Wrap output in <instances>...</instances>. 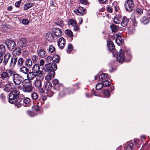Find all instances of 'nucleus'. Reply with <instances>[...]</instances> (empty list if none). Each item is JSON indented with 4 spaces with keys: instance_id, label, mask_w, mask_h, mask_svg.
<instances>
[{
    "instance_id": "obj_43",
    "label": "nucleus",
    "mask_w": 150,
    "mask_h": 150,
    "mask_svg": "<svg viewBox=\"0 0 150 150\" xmlns=\"http://www.w3.org/2000/svg\"><path fill=\"white\" fill-rule=\"evenodd\" d=\"M134 144L132 143L129 144L126 149V150H132L133 148Z\"/></svg>"
},
{
    "instance_id": "obj_45",
    "label": "nucleus",
    "mask_w": 150,
    "mask_h": 150,
    "mask_svg": "<svg viewBox=\"0 0 150 150\" xmlns=\"http://www.w3.org/2000/svg\"><path fill=\"white\" fill-rule=\"evenodd\" d=\"M22 101L24 103L28 104L30 102V99L28 97L24 98L23 99Z\"/></svg>"
},
{
    "instance_id": "obj_59",
    "label": "nucleus",
    "mask_w": 150,
    "mask_h": 150,
    "mask_svg": "<svg viewBox=\"0 0 150 150\" xmlns=\"http://www.w3.org/2000/svg\"><path fill=\"white\" fill-rule=\"evenodd\" d=\"M132 21L133 22V25L134 26H135L137 25V22H136V20L135 18H134L132 20Z\"/></svg>"
},
{
    "instance_id": "obj_25",
    "label": "nucleus",
    "mask_w": 150,
    "mask_h": 150,
    "mask_svg": "<svg viewBox=\"0 0 150 150\" xmlns=\"http://www.w3.org/2000/svg\"><path fill=\"white\" fill-rule=\"evenodd\" d=\"M35 73L33 72V71L30 72L28 73L27 74V77L28 79L29 80L33 79L35 77Z\"/></svg>"
},
{
    "instance_id": "obj_61",
    "label": "nucleus",
    "mask_w": 150,
    "mask_h": 150,
    "mask_svg": "<svg viewBox=\"0 0 150 150\" xmlns=\"http://www.w3.org/2000/svg\"><path fill=\"white\" fill-rule=\"evenodd\" d=\"M51 59H52L51 57L50 56H49L47 57L46 58V60L47 61L49 62V61H50L51 60Z\"/></svg>"
},
{
    "instance_id": "obj_35",
    "label": "nucleus",
    "mask_w": 150,
    "mask_h": 150,
    "mask_svg": "<svg viewBox=\"0 0 150 150\" xmlns=\"http://www.w3.org/2000/svg\"><path fill=\"white\" fill-rule=\"evenodd\" d=\"M110 28L112 32H115L117 31L118 27L115 25L112 24L110 26Z\"/></svg>"
},
{
    "instance_id": "obj_56",
    "label": "nucleus",
    "mask_w": 150,
    "mask_h": 150,
    "mask_svg": "<svg viewBox=\"0 0 150 150\" xmlns=\"http://www.w3.org/2000/svg\"><path fill=\"white\" fill-rule=\"evenodd\" d=\"M21 0H20L19 1H17L15 3V6L16 7H19Z\"/></svg>"
},
{
    "instance_id": "obj_16",
    "label": "nucleus",
    "mask_w": 150,
    "mask_h": 150,
    "mask_svg": "<svg viewBox=\"0 0 150 150\" xmlns=\"http://www.w3.org/2000/svg\"><path fill=\"white\" fill-rule=\"evenodd\" d=\"M116 36L117 38L115 40L116 42L119 45H121L123 42L124 41L121 36V34H117Z\"/></svg>"
},
{
    "instance_id": "obj_26",
    "label": "nucleus",
    "mask_w": 150,
    "mask_h": 150,
    "mask_svg": "<svg viewBox=\"0 0 150 150\" xmlns=\"http://www.w3.org/2000/svg\"><path fill=\"white\" fill-rule=\"evenodd\" d=\"M38 55L42 58H43L45 56V52L44 50L42 49H40L38 51Z\"/></svg>"
},
{
    "instance_id": "obj_23",
    "label": "nucleus",
    "mask_w": 150,
    "mask_h": 150,
    "mask_svg": "<svg viewBox=\"0 0 150 150\" xmlns=\"http://www.w3.org/2000/svg\"><path fill=\"white\" fill-rule=\"evenodd\" d=\"M129 21V19L126 17H123L122 18V20L121 23V25L123 27H125L127 25Z\"/></svg>"
},
{
    "instance_id": "obj_1",
    "label": "nucleus",
    "mask_w": 150,
    "mask_h": 150,
    "mask_svg": "<svg viewBox=\"0 0 150 150\" xmlns=\"http://www.w3.org/2000/svg\"><path fill=\"white\" fill-rule=\"evenodd\" d=\"M20 92L16 88H14L9 94V102L11 104L16 103L19 99Z\"/></svg>"
},
{
    "instance_id": "obj_55",
    "label": "nucleus",
    "mask_w": 150,
    "mask_h": 150,
    "mask_svg": "<svg viewBox=\"0 0 150 150\" xmlns=\"http://www.w3.org/2000/svg\"><path fill=\"white\" fill-rule=\"evenodd\" d=\"M57 24L61 26H62L64 25L63 23V21L60 19L58 20Z\"/></svg>"
},
{
    "instance_id": "obj_34",
    "label": "nucleus",
    "mask_w": 150,
    "mask_h": 150,
    "mask_svg": "<svg viewBox=\"0 0 150 150\" xmlns=\"http://www.w3.org/2000/svg\"><path fill=\"white\" fill-rule=\"evenodd\" d=\"M65 33L66 35L70 37H72L73 36V34L72 32L69 29L66 30L65 31Z\"/></svg>"
},
{
    "instance_id": "obj_7",
    "label": "nucleus",
    "mask_w": 150,
    "mask_h": 150,
    "mask_svg": "<svg viewBox=\"0 0 150 150\" xmlns=\"http://www.w3.org/2000/svg\"><path fill=\"white\" fill-rule=\"evenodd\" d=\"M2 85L4 86V91L7 92L12 91L14 87L13 83L11 81L4 82V84Z\"/></svg>"
},
{
    "instance_id": "obj_18",
    "label": "nucleus",
    "mask_w": 150,
    "mask_h": 150,
    "mask_svg": "<svg viewBox=\"0 0 150 150\" xmlns=\"http://www.w3.org/2000/svg\"><path fill=\"white\" fill-rule=\"evenodd\" d=\"M3 57V64L4 65H6L7 64L9 58L11 57V54L8 53L4 55Z\"/></svg>"
},
{
    "instance_id": "obj_20",
    "label": "nucleus",
    "mask_w": 150,
    "mask_h": 150,
    "mask_svg": "<svg viewBox=\"0 0 150 150\" xmlns=\"http://www.w3.org/2000/svg\"><path fill=\"white\" fill-rule=\"evenodd\" d=\"M52 31L54 33V36L57 37L60 36L62 35V32L60 29L57 28H52Z\"/></svg>"
},
{
    "instance_id": "obj_38",
    "label": "nucleus",
    "mask_w": 150,
    "mask_h": 150,
    "mask_svg": "<svg viewBox=\"0 0 150 150\" xmlns=\"http://www.w3.org/2000/svg\"><path fill=\"white\" fill-rule=\"evenodd\" d=\"M99 77L100 79H101L103 81L106 80V79L108 77V76L107 74H102Z\"/></svg>"
},
{
    "instance_id": "obj_40",
    "label": "nucleus",
    "mask_w": 150,
    "mask_h": 150,
    "mask_svg": "<svg viewBox=\"0 0 150 150\" xmlns=\"http://www.w3.org/2000/svg\"><path fill=\"white\" fill-rule=\"evenodd\" d=\"M60 57L57 55H55L52 58V60L56 62H58L60 59Z\"/></svg>"
},
{
    "instance_id": "obj_63",
    "label": "nucleus",
    "mask_w": 150,
    "mask_h": 150,
    "mask_svg": "<svg viewBox=\"0 0 150 150\" xmlns=\"http://www.w3.org/2000/svg\"><path fill=\"white\" fill-rule=\"evenodd\" d=\"M92 94L94 95L95 96H98V94L94 90H92Z\"/></svg>"
},
{
    "instance_id": "obj_49",
    "label": "nucleus",
    "mask_w": 150,
    "mask_h": 150,
    "mask_svg": "<svg viewBox=\"0 0 150 150\" xmlns=\"http://www.w3.org/2000/svg\"><path fill=\"white\" fill-rule=\"evenodd\" d=\"M103 87V86L102 83H98L96 86V90H98L101 89Z\"/></svg>"
},
{
    "instance_id": "obj_42",
    "label": "nucleus",
    "mask_w": 150,
    "mask_h": 150,
    "mask_svg": "<svg viewBox=\"0 0 150 150\" xmlns=\"http://www.w3.org/2000/svg\"><path fill=\"white\" fill-rule=\"evenodd\" d=\"M73 47L71 44H69L68 45V49L67 52L68 53H69L72 50Z\"/></svg>"
},
{
    "instance_id": "obj_9",
    "label": "nucleus",
    "mask_w": 150,
    "mask_h": 150,
    "mask_svg": "<svg viewBox=\"0 0 150 150\" xmlns=\"http://www.w3.org/2000/svg\"><path fill=\"white\" fill-rule=\"evenodd\" d=\"M23 85V91L25 92H30L32 91V87L30 83L25 81L22 82Z\"/></svg>"
},
{
    "instance_id": "obj_47",
    "label": "nucleus",
    "mask_w": 150,
    "mask_h": 150,
    "mask_svg": "<svg viewBox=\"0 0 150 150\" xmlns=\"http://www.w3.org/2000/svg\"><path fill=\"white\" fill-rule=\"evenodd\" d=\"M38 59V56L35 55H33L32 57V61L35 63H36L37 62Z\"/></svg>"
},
{
    "instance_id": "obj_50",
    "label": "nucleus",
    "mask_w": 150,
    "mask_h": 150,
    "mask_svg": "<svg viewBox=\"0 0 150 150\" xmlns=\"http://www.w3.org/2000/svg\"><path fill=\"white\" fill-rule=\"evenodd\" d=\"M29 23V21L26 19H23L22 20V23L24 25H27Z\"/></svg>"
},
{
    "instance_id": "obj_27",
    "label": "nucleus",
    "mask_w": 150,
    "mask_h": 150,
    "mask_svg": "<svg viewBox=\"0 0 150 150\" xmlns=\"http://www.w3.org/2000/svg\"><path fill=\"white\" fill-rule=\"evenodd\" d=\"M32 71L33 72L36 73L38 72L39 71H41L40 70V67L38 64H35L32 68Z\"/></svg>"
},
{
    "instance_id": "obj_39",
    "label": "nucleus",
    "mask_w": 150,
    "mask_h": 150,
    "mask_svg": "<svg viewBox=\"0 0 150 150\" xmlns=\"http://www.w3.org/2000/svg\"><path fill=\"white\" fill-rule=\"evenodd\" d=\"M69 25H71L72 26H74L76 25V22L75 21L72 19H70L68 22Z\"/></svg>"
},
{
    "instance_id": "obj_33",
    "label": "nucleus",
    "mask_w": 150,
    "mask_h": 150,
    "mask_svg": "<svg viewBox=\"0 0 150 150\" xmlns=\"http://www.w3.org/2000/svg\"><path fill=\"white\" fill-rule=\"evenodd\" d=\"M41 80L36 79L35 81V85L36 87L40 88L41 86Z\"/></svg>"
},
{
    "instance_id": "obj_64",
    "label": "nucleus",
    "mask_w": 150,
    "mask_h": 150,
    "mask_svg": "<svg viewBox=\"0 0 150 150\" xmlns=\"http://www.w3.org/2000/svg\"><path fill=\"white\" fill-rule=\"evenodd\" d=\"M39 92L40 93H44V91L42 88H40L39 90Z\"/></svg>"
},
{
    "instance_id": "obj_53",
    "label": "nucleus",
    "mask_w": 150,
    "mask_h": 150,
    "mask_svg": "<svg viewBox=\"0 0 150 150\" xmlns=\"http://www.w3.org/2000/svg\"><path fill=\"white\" fill-rule=\"evenodd\" d=\"M52 83L54 85H56L59 83V81L57 79H54L52 81Z\"/></svg>"
},
{
    "instance_id": "obj_19",
    "label": "nucleus",
    "mask_w": 150,
    "mask_h": 150,
    "mask_svg": "<svg viewBox=\"0 0 150 150\" xmlns=\"http://www.w3.org/2000/svg\"><path fill=\"white\" fill-rule=\"evenodd\" d=\"M52 84L50 82L46 81L44 82V88L46 91L51 90L52 88Z\"/></svg>"
},
{
    "instance_id": "obj_14",
    "label": "nucleus",
    "mask_w": 150,
    "mask_h": 150,
    "mask_svg": "<svg viewBox=\"0 0 150 150\" xmlns=\"http://www.w3.org/2000/svg\"><path fill=\"white\" fill-rule=\"evenodd\" d=\"M18 45L21 47H25L27 44V41L24 38H21L18 41Z\"/></svg>"
},
{
    "instance_id": "obj_10",
    "label": "nucleus",
    "mask_w": 150,
    "mask_h": 150,
    "mask_svg": "<svg viewBox=\"0 0 150 150\" xmlns=\"http://www.w3.org/2000/svg\"><path fill=\"white\" fill-rule=\"evenodd\" d=\"M18 58L16 55H13L11 57L10 66L11 68H13L18 60Z\"/></svg>"
},
{
    "instance_id": "obj_21",
    "label": "nucleus",
    "mask_w": 150,
    "mask_h": 150,
    "mask_svg": "<svg viewBox=\"0 0 150 150\" xmlns=\"http://www.w3.org/2000/svg\"><path fill=\"white\" fill-rule=\"evenodd\" d=\"M35 77L37 80H41L44 78L43 71H41L35 73Z\"/></svg>"
},
{
    "instance_id": "obj_29",
    "label": "nucleus",
    "mask_w": 150,
    "mask_h": 150,
    "mask_svg": "<svg viewBox=\"0 0 150 150\" xmlns=\"http://www.w3.org/2000/svg\"><path fill=\"white\" fill-rule=\"evenodd\" d=\"M21 49L19 47L16 48L13 52V55H19L21 53Z\"/></svg>"
},
{
    "instance_id": "obj_5",
    "label": "nucleus",
    "mask_w": 150,
    "mask_h": 150,
    "mask_svg": "<svg viewBox=\"0 0 150 150\" xmlns=\"http://www.w3.org/2000/svg\"><path fill=\"white\" fill-rule=\"evenodd\" d=\"M125 6L127 11L131 12L133 10L134 6L133 0H126L125 3Z\"/></svg>"
},
{
    "instance_id": "obj_8",
    "label": "nucleus",
    "mask_w": 150,
    "mask_h": 150,
    "mask_svg": "<svg viewBox=\"0 0 150 150\" xmlns=\"http://www.w3.org/2000/svg\"><path fill=\"white\" fill-rule=\"evenodd\" d=\"M5 43L8 49L10 50H12L16 46L15 42L12 40H6Z\"/></svg>"
},
{
    "instance_id": "obj_12",
    "label": "nucleus",
    "mask_w": 150,
    "mask_h": 150,
    "mask_svg": "<svg viewBox=\"0 0 150 150\" xmlns=\"http://www.w3.org/2000/svg\"><path fill=\"white\" fill-rule=\"evenodd\" d=\"M85 9L83 7H79L77 9L74 10V12L77 15L82 16L85 13Z\"/></svg>"
},
{
    "instance_id": "obj_22",
    "label": "nucleus",
    "mask_w": 150,
    "mask_h": 150,
    "mask_svg": "<svg viewBox=\"0 0 150 150\" xmlns=\"http://www.w3.org/2000/svg\"><path fill=\"white\" fill-rule=\"evenodd\" d=\"M107 46L110 51L112 50L115 48V46L113 42L110 39L107 40Z\"/></svg>"
},
{
    "instance_id": "obj_48",
    "label": "nucleus",
    "mask_w": 150,
    "mask_h": 150,
    "mask_svg": "<svg viewBox=\"0 0 150 150\" xmlns=\"http://www.w3.org/2000/svg\"><path fill=\"white\" fill-rule=\"evenodd\" d=\"M121 19L118 18L117 17H115L114 18V22L116 24H118L120 23Z\"/></svg>"
},
{
    "instance_id": "obj_58",
    "label": "nucleus",
    "mask_w": 150,
    "mask_h": 150,
    "mask_svg": "<svg viewBox=\"0 0 150 150\" xmlns=\"http://www.w3.org/2000/svg\"><path fill=\"white\" fill-rule=\"evenodd\" d=\"M27 113L29 115L31 116H33L34 115L33 112L30 111H28Z\"/></svg>"
},
{
    "instance_id": "obj_13",
    "label": "nucleus",
    "mask_w": 150,
    "mask_h": 150,
    "mask_svg": "<svg viewBox=\"0 0 150 150\" xmlns=\"http://www.w3.org/2000/svg\"><path fill=\"white\" fill-rule=\"evenodd\" d=\"M66 42L65 40L62 37L59 38L58 45L61 49H63L65 46Z\"/></svg>"
},
{
    "instance_id": "obj_44",
    "label": "nucleus",
    "mask_w": 150,
    "mask_h": 150,
    "mask_svg": "<svg viewBox=\"0 0 150 150\" xmlns=\"http://www.w3.org/2000/svg\"><path fill=\"white\" fill-rule=\"evenodd\" d=\"M46 92L47 96L50 97L53 94V92L51 90L48 91H46Z\"/></svg>"
},
{
    "instance_id": "obj_52",
    "label": "nucleus",
    "mask_w": 150,
    "mask_h": 150,
    "mask_svg": "<svg viewBox=\"0 0 150 150\" xmlns=\"http://www.w3.org/2000/svg\"><path fill=\"white\" fill-rule=\"evenodd\" d=\"M49 51L50 52L52 53L55 50V48L52 46L51 45L49 48Z\"/></svg>"
},
{
    "instance_id": "obj_15",
    "label": "nucleus",
    "mask_w": 150,
    "mask_h": 150,
    "mask_svg": "<svg viewBox=\"0 0 150 150\" xmlns=\"http://www.w3.org/2000/svg\"><path fill=\"white\" fill-rule=\"evenodd\" d=\"M54 35L51 32H49L46 34V38L48 40L51 42L54 40Z\"/></svg>"
},
{
    "instance_id": "obj_62",
    "label": "nucleus",
    "mask_w": 150,
    "mask_h": 150,
    "mask_svg": "<svg viewBox=\"0 0 150 150\" xmlns=\"http://www.w3.org/2000/svg\"><path fill=\"white\" fill-rule=\"evenodd\" d=\"M0 98L4 100L6 98L5 96L3 94L1 95L0 96Z\"/></svg>"
},
{
    "instance_id": "obj_32",
    "label": "nucleus",
    "mask_w": 150,
    "mask_h": 150,
    "mask_svg": "<svg viewBox=\"0 0 150 150\" xmlns=\"http://www.w3.org/2000/svg\"><path fill=\"white\" fill-rule=\"evenodd\" d=\"M141 22L144 24H146L149 23V20L146 17H142L140 19Z\"/></svg>"
},
{
    "instance_id": "obj_46",
    "label": "nucleus",
    "mask_w": 150,
    "mask_h": 150,
    "mask_svg": "<svg viewBox=\"0 0 150 150\" xmlns=\"http://www.w3.org/2000/svg\"><path fill=\"white\" fill-rule=\"evenodd\" d=\"M31 97L33 100H35L38 98V94L35 93H33L31 95Z\"/></svg>"
},
{
    "instance_id": "obj_11",
    "label": "nucleus",
    "mask_w": 150,
    "mask_h": 150,
    "mask_svg": "<svg viewBox=\"0 0 150 150\" xmlns=\"http://www.w3.org/2000/svg\"><path fill=\"white\" fill-rule=\"evenodd\" d=\"M139 2L145 10L149 11L150 10V5L147 4L145 0H139Z\"/></svg>"
},
{
    "instance_id": "obj_54",
    "label": "nucleus",
    "mask_w": 150,
    "mask_h": 150,
    "mask_svg": "<svg viewBox=\"0 0 150 150\" xmlns=\"http://www.w3.org/2000/svg\"><path fill=\"white\" fill-rule=\"evenodd\" d=\"M80 2L81 4L86 5L87 4L88 1L87 0H80Z\"/></svg>"
},
{
    "instance_id": "obj_36",
    "label": "nucleus",
    "mask_w": 150,
    "mask_h": 150,
    "mask_svg": "<svg viewBox=\"0 0 150 150\" xmlns=\"http://www.w3.org/2000/svg\"><path fill=\"white\" fill-rule=\"evenodd\" d=\"M5 47L4 45L1 44L0 45V54L2 55L5 51Z\"/></svg>"
},
{
    "instance_id": "obj_57",
    "label": "nucleus",
    "mask_w": 150,
    "mask_h": 150,
    "mask_svg": "<svg viewBox=\"0 0 150 150\" xmlns=\"http://www.w3.org/2000/svg\"><path fill=\"white\" fill-rule=\"evenodd\" d=\"M108 11L110 13H112V8L110 6H107L106 8Z\"/></svg>"
},
{
    "instance_id": "obj_37",
    "label": "nucleus",
    "mask_w": 150,
    "mask_h": 150,
    "mask_svg": "<svg viewBox=\"0 0 150 150\" xmlns=\"http://www.w3.org/2000/svg\"><path fill=\"white\" fill-rule=\"evenodd\" d=\"M17 66L18 67H21L23 64L24 60L21 57L18 60Z\"/></svg>"
},
{
    "instance_id": "obj_3",
    "label": "nucleus",
    "mask_w": 150,
    "mask_h": 150,
    "mask_svg": "<svg viewBox=\"0 0 150 150\" xmlns=\"http://www.w3.org/2000/svg\"><path fill=\"white\" fill-rule=\"evenodd\" d=\"M130 54L126 51H123L121 49L117 56V60L119 62H122L125 58L126 57H130Z\"/></svg>"
},
{
    "instance_id": "obj_51",
    "label": "nucleus",
    "mask_w": 150,
    "mask_h": 150,
    "mask_svg": "<svg viewBox=\"0 0 150 150\" xmlns=\"http://www.w3.org/2000/svg\"><path fill=\"white\" fill-rule=\"evenodd\" d=\"M136 11L139 14H141L143 13V10L140 8H137L136 9Z\"/></svg>"
},
{
    "instance_id": "obj_30",
    "label": "nucleus",
    "mask_w": 150,
    "mask_h": 150,
    "mask_svg": "<svg viewBox=\"0 0 150 150\" xmlns=\"http://www.w3.org/2000/svg\"><path fill=\"white\" fill-rule=\"evenodd\" d=\"M25 64V65L28 67H30L32 65V62L31 60L29 59L26 60Z\"/></svg>"
},
{
    "instance_id": "obj_4",
    "label": "nucleus",
    "mask_w": 150,
    "mask_h": 150,
    "mask_svg": "<svg viewBox=\"0 0 150 150\" xmlns=\"http://www.w3.org/2000/svg\"><path fill=\"white\" fill-rule=\"evenodd\" d=\"M57 69L56 64L54 63H50L45 65L44 70L47 72H50L54 71Z\"/></svg>"
},
{
    "instance_id": "obj_31",
    "label": "nucleus",
    "mask_w": 150,
    "mask_h": 150,
    "mask_svg": "<svg viewBox=\"0 0 150 150\" xmlns=\"http://www.w3.org/2000/svg\"><path fill=\"white\" fill-rule=\"evenodd\" d=\"M22 100L23 99L22 98L18 99L16 102V103L15 104V106H17L18 108L20 107L22 105Z\"/></svg>"
},
{
    "instance_id": "obj_17",
    "label": "nucleus",
    "mask_w": 150,
    "mask_h": 150,
    "mask_svg": "<svg viewBox=\"0 0 150 150\" xmlns=\"http://www.w3.org/2000/svg\"><path fill=\"white\" fill-rule=\"evenodd\" d=\"M48 72V73L45 77V79L47 81H49L53 79L55 75V72L54 71Z\"/></svg>"
},
{
    "instance_id": "obj_28",
    "label": "nucleus",
    "mask_w": 150,
    "mask_h": 150,
    "mask_svg": "<svg viewBox=\"0 0 150 150\" xmlns=\"http://www.w3.org/2000/svg\"><path fill=\"white\" fill-rule=\"evenodd\" d=\"M34 4V3L31 2L25 4L24 5V10H26L32 7L33 6Z\"/></svg>"
},
{
    "instance_id": "obj_41",
    "label": "nucleus",
    "mask_w": 150,
    "mask_h": 150,
    "mask_svg": "<svg viewBox=\"0 0 150 150\" xmlns=\"http://www.w3.org/2000/svg\"><path fill=\"white\" fill-rule=\"evenodd\" d=\"M102 83L103 85V86H108L110 84V82L107 79L103 81Z\"/></svg>"
},
{
    "instance_id": "obj_2",
    "label": "nucleus",
    "mask_w": 150,
    "mask_h": 150,
    "mask_svg": "<svg viewBox=\"0 0 150 150\" xmlns=\"http://www.w3.org/2000/svg\"><path fill=\"white\" fill-rule=\"evenodd\" d=\"M8 72L11 75H12V78L14 83L16 85L20 84L23 79V77L20 74L15 73L13 70H10Z\"/></svg>"
},
{
    "instance_id": "obj_60",
    "label": "nucleus",
    "mask_w": 150,
    "mask_h": 150,
    "mask_svg": "<svg viewBox=\"0 0 150 150\" xmlns=\"http://www.w3.org/2000/svg\"><path fill=\"white\" fill-rule=\"evenodd\" d=\"M44 61L42 59L40 61L39 65L40 66H42L44 64Z\"/></svg>"
},
{
    "instance_id": "obj_24",
    "label": "nucleus",
    "mask_w": 150,
    "mask_h": 150,
    "mask_svg": "<svg viewBox=\"0 0 150 150\" xmlns=\"http://www.w3.org/2000/svg\"><path fill=\"white\" fill-rule=\"evenodd\" d=\"M19 71L21 73L27 74L29 71V69L26 67L23 66L20 68Z\"/></svg>"
},
{
    "instance_id": "obj_6",
    "label": "nucleus",
    "mask_w": 150,
    "mask_h": 150,
    "mask_svg": "<svg viewBox=\"0 0 150 150\" xmlns=\"http://www.w3.org/2000/svg\"><path fill=\"white\" fill-rule=\"evenodd\" d=\"M10 70H12L11 69H9L6 70V71L3 72L1 74V77L3 80L5 81V82H6L11 81V76L12 75H11L8 71Z\"/></svg>"
}]
</instances>
